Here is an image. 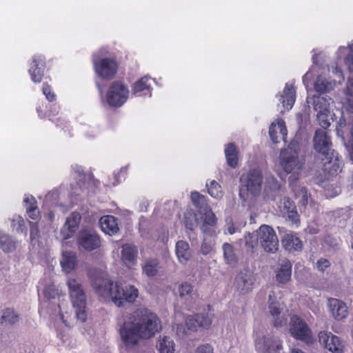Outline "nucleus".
I'll use <instances>...</instances> for the list:
<instances>
[{"label":"nucleus","mask_w":353,"mask_h":353,"mask_svg":"<svg viewBox=\"0 0 353 353\" xmlns=\"http://www.w3.org/2000/svg\"><path fill=\"white\" fill-rule=\"evenodd\" d=\"M162 330L160 319L153 312L140 309L130 314L119 330L123 343L128 347L139 344L141 340L150 339Z\"/></svg>","instance_id":"obj_1"},{"label":"nucleus","mask_w":353,"mask_h":353,"mask_svg":"<svg viewBox=\"0 0 353 353\" xmlns=\"http://www.w3.org/2000/svg\"><path fill=\"white\" fill-rule=\"evenodd\" d=\"M95 292L105 301H111L117 307L125 303H133L139 296V290L134 285L121 281H114L103 276L92 281Z\"/></svg>","instance_id":"obj_2"},{"label":"nucleus","mask_w":353,"mask_h":353,"mask_svg":"<svg viewBox=\"0 0 353 353\" xmlns=\"http://www.w3.org/2000/svg\"><path fill=\"white\" fill-rule=\"evenodd\" d=\"M304 164L305 159L299 144L296 141H292L281 150L276 170L281 179H288L292 182L299 178Z\"/></svg>","instance_id":"obj_3"},{"label":"nucleus","mask_w":353,"mask_h":353,"mask_svg":"<svg viewBox=\"0 0 353 353\" xmlns=\"http://www.w3.org/2000/svg\"><path fill=\"white\" fill-rule=\"evenodd\" d=\"M313 146L314 150L323 155L324 169L330 175H336L341 171L343 161L339 154L332 149L330 138L325 130H316Z\"/></svg>","instance_id":"obj_4"},{"label":"nucleus","mask_w":353,"mask_h":353,"mask_svg":"<svg viewBox=\"0 0 353 353\" xmlns=\"http://www.w3.org/2000/svg\"><path fill=\"white\" fill-rule=\"evenodd\" d=\"M66 285L77 319L81 322H85L87 319L86 298L80 279L70 276L67 279Z\"/></svg>","instance_id":"obj_5"},{"label":"nucleus","mask_w":353,"mask_h":353,"mask_svg":"<svg viewBox=\"0 0 353 353\" xmlns=\"http://www.w3.org/2000/svg\"><path fill=\"white\" fill-rule=\"evenodd\" d=\"M254 345L261 353H281L282 341L272 332L258 329L254 332Z\"/></svg>","instance_id":"obj_6"},{"label":"nucleus","mask_w":353,"mask_h":353,"mask_svg":"<svg viewBox=\"0 0 353 353\" xmlns=\"http://www.w3.org/2000/svg\"><path fill=\"white\" fill-rule=\"evenodd\" d=\"M243 185L239 192L240 197L244 202L252 203L254 198L259 194L262 187L261 171L254 169L242 179Z\"/></svg>","instance_id":"obj_7"},{"label":"nucleus","mask_w":353,"mask_h":353,"mask_svg":"<svg viewBox=\"0 0 353 353\" xmlns=\"http://www.w3.org/2000/svg\"><path fill=\"white\" fill-rule=\"evenodd\" d=\"M288 330L290 335L296 340L307 344L314 341L312 330L303 319L296 315L290 318Z\"/></svg>","instance_id":"obj_8"},{"label":"nucleus","mask_w":353,"mask_h":353,"mask_svg":"<svg viewBox=\"0 0 353 353\" xmlns=\"http://www.w3.org/2000/svg\"><path fill=\"white\" fill-rule=\"evenodd\" d=\"M259 245L267 252L274 253L279 249V239L274 230L268 225H262L258 229Z\"/></svg>","instance_id":"obj_9"},{"label":"nucleus","mask_w":353,"mask_h":353,"mask_svg":"<svg viewBox=\"0 0 353 353\" xmlns=\"http://www.w3.org/2000/svg\"><path fill=\"white\" fill-rule=\"evenodd\" d=\"M129 93L125 85L121 82H114L108 90L106 101L111 106L120 107L128 100Z\"/></svg>","instance_id":"obj_10"},{"label":"nucleus","mask_w":353,"mask_h":353,"mask_svg":"<svg viewBox=\"0 0 353 353\" xmlns=\"http://www.w3.org/2000/svg\"><path fill=\"white\" fill-rule=\"evenodd\" d=\"M77 243L80 249L90 252L101 246V239L92 229H83L77 236Z\"/></svg>","instance_id":"obj_11"},{"label":"nucleus","mask_w":353,"mask_h":353,"mask_svg":"<svg viewBox=\"0 0 353 353\" xmlns=\"http://www.w3.org/2000/svg\"><path fill=\"white\" fill-rule=\"evenodd\" d=\"M321 345L332 353H343L345 350V342L331 332L321 331L318 335Z\"/></svg>","instance_id":"obj_12"},{"label":"nucleus","mask_w":353,"mask_h":353,"mask_svg":"<svg viewBox=\"0 0 353 353\" xmlns=\"http://www.w3.org/2000/svg\"><path fill=\"white\" fill-rule=\"evenodd\" d=\"M94 68L98 77L104 79H110L116 74L118 64L114 59L102 58L94 61Z\"/></svg>","instance_id":"obj_13"},{"label":"nucleus","mask_w":353,"mask_h":353,"mask_svg":"<svg viewBox=\"0 0 353 353\" xmlns=\"http://www.w3.org/2000/svg\"><path fill=\"white\" fill-rule=\"evenodd\" d=\"M327 310L330 316L336 321H343L349 315L347 304L341 299L330 298L327 302Z\"/></svg>","instance_id":"obj_14"},{"label":"nucleus","mask_w":353,"mask_h":353,"mask_svg":"<svg viewBox=\"0 0 353 353\" xmlns=\"http://www.w3.org/2000/svg\"><path fill=\"white\" fill-rule=\"evenodd\" d=\"M212 323V317L205 314L189 316L185 319L187 329L192 332L201 330H208Z\"/></svg>","instance_id":"obj_15"},{"label":"nucleus","mask_w":353,"mask_h":353,"mask_svg":"<svg viewBox=\"0 0 353 353\" xmlns=\"http://www.w3.org/2000/svg\"><path fill=\"white\" fill-rule=\"evenodd\" d=\"M81 220L80 213L77 212H72L67 216L65 221L61 228L59 237L62 240H66L73 236L79 228Z\"/></svg>","instance_id":"obj_16"},{"label":"nucleus","mask_w":353,"mask_h":353,"mask_svg":"<svg viewBox=\"0 0 353 353\" xmlns=\"http://www.w3.org/2000/svg\"><path fill=\"white\" fill-rule=\"evenodd\" d=\"M269 312L272 316L275 327H281L286 324L287 319L285 314H281V303L276 299V294L270 292L268 296Z\"/></svg>","instance_id":"obj_17"},{"label":"nucleus","mask_w":353,"mask_h":353,"mask_svg":"<svg viewBox=\"0 0 353 353\" xmlns=\"http://www.w3.org/2000/svg\"><path fill=\"white\" fill-rule=\"evenodd\" d=\"M254 278L250 271L241 272L235 278L234 287L241 294H246L253 290Z\"/></svg>","instance_id":"obj_18"},{"label":"nucleus","mask_w":353,"mask_h":353,"mask_svg":"<svg viewBox=\"0 0 353 353\" xmlns=\"http://www.w3.org/2000/svg\"><path fill=\"white\" fill-rule=\"evenodd\" d=\"M138 250L132 244L126 243L121 246V259L129 269H133L137 261Z\"/></svg>","instance_id":"obj_19"},{"label":"nucleus","mask_w":353,"mask_h":353,"mask_svg":"<svg viewBox=\"0 0 353 353\" xmlns=\"http://www.w3.org/2000/svg\"><path fill=\"white\" fill-rule=\"evenodd\" d=\"M276 97L285 110H290L296 100L295 90L292 83H286L282 92Z\"/></svg>","instance_id":"obj_20"},{"label":"nucleus","mask_w":353,"mask_h":353,"mask_svg":"<svg viewBox=\"0 0 353 353\" xmlns=\"http://www.w3.org/2000/svg\"><path fill=\"white\" fill-rule=\"evenodd\" d=\"M280 212L282 215L289 219L292 223L299 221V215L294 203L288 198H283L279 204Z\"/></svg>","instance_id":"obj_21"},{"label":"nucleus","mask_w":353,"mask_h":353,"mask_svg":"<svg viewBox=\"0 0 353 353\" xmlns=\"http://www.w3.org/2000/svg\"><path fill=\"white\" fill-rule=\"evenodd\" d=\"M270 137L274 143H278L280 141H285L287 136V128L285 122L281 119H277L270 126Z\"/></svg>","instance_id":"obj_22"},{"label":"nucleus","mask_w":353,"mask_h":353,"mask_svg":"<svg viewBox=\"0 0 353 353\" xmlns=\"http://www.w3.org/2000/svg\"><path fill=\"white\" fill-rule=\"evenodd\" d=\"M43 59L41 55L33 57L29 69L31 79L34 83H39L43 76Z\"/></svg>","instance_id":"obj_23"},{"label":"nucleus","mask_w":353,"mask_h":353,"mask_svg":"<svg viewBox=\"0 0 353 353\" xmlns=\"http://www.w3.org/2000/svg\"><path fill=\"white\" fill-rule=\"evenodd\" d=\"M61 270L65 274H70L75 270L78 265V259L76 253L73 252H63L60 260Z\"/></svg>","instance_id":"obj_24"},{"label":"nucleus","mask_w":353,"mask_h":353,"mask_svg":"<svg viewBox=\"0 0 353 353\" xmlns=\"http://www.w3.org/2000/svg\"><path fill=\"white\" fill-rule=\"evenodd\" d=\"M99 224L102 232L110 236L115 235L119 232L118 221L112 215L102 216L99 220Z\"/></svg>","instance_id":"obj_25"},{"label":"nucleus","mask_w":353,"mask_h":353,"mask_svg":"<svg viewBox=\"0 0 353 353\" xmlns=\"http://www.w3.org/2000/svg\"><path fill=\"white\" fill-rule=\"evenodd\" d=\"M307 103H312L314 110L317 112H328L331 110V105L333 101L330 97L323 96H314L307 97Z\"/></svg>","instance_id":"obj_26"},{"label":"nucleus","mask_w":353,"mask_h":353,"mask_svg":"<svg viewBox=\"0 0 353 353\" xmlns=\"http://www.w3.org/2000/svg\"><path fill=\"white\" fill-rule=\"evenodd\" d=\"M283 248L289 252L301 251L303 243L294 232L286 233L281 239Z\"/></svg>","instance_id":"obj_27"},{"label":"nucleus","mask_w":353,"mask_h":353,"mask_svg":"<svg viewBox=\"0 0 353 353\" xmlns=\"http://www.w3.org/2000/svg\"><path fill=\"white\" fill-rule=\"evenodd\" d=\"M292 265L288 260L283 261L276 272V280L280 284L287 283L291 279Z\"/></svg>","instance_id":"obj_28"},{"label":"nucleus","mask_w":353,"mask_h":353,"mask_svg":"<svg viewBox=\"0 0 353 353\" xmlns=\"http://www.w3.org/2000/svg\"><path fill=\"white\" fill-rule=\"evenodd\" d=\"M217 223V218L216 214L210 208L204 209V212L201 215V230L206 233L208 227H214Z\"/></svg>","instance_id":"obj_29"},{"label":"nucleus","mask_w":353,"mask_h":353,"mask_svg":"<svg viewBox=\"0 0 353 353\" xmlns=\"http://www.w3.org/2000/svg\"><path fill=\"white\" fill-rule=\"evenodd\" d=\"M175 253L181 263H186L191 258L189 244L184 241H179L176 242Z\"/></svg>","instance_id":"obj_30"},{"label":"nucleus","mask_w":353,"mask_h":353,"mask_svg":"<svg viewBox=\"0 0 353 353\" xmlns=\"http://www.w3.org/2000/svg\"><path fill=\"white\" fill-rule=\"evenodd\" d=\"M336 86L335 81L327 79L324 74H320L314 83V89L320 93H325L331 91Z\"/></svg>","instance_id":"obj_31"},{"label":"nucleus","mask_w":353,"mask_h":353,"mask_svg":"<svg viewBox=\"0 0 353 353\" xmlns=\"http://www.w3.org/2000/svg\"><path fill=\"white\" fill-rule=\"evenodd\" d=\"M159 353H174L175 343L170 336H160L157 343Z\"/></svg>","instance_id":"obj_32"},{"label":"nucleus","mask_w":353,"mask_h":353,"mask_svg":"<svg viewBox=\"0 0 353 353\" xmlns=\"http://www.w3.org/2000/svg\"><path fill=\"white\" fill-rule=\"evenodd\" d=\"M150 79L148 77H143L139 81L135 82L132 85V94L136 96H141V93L144 92V94H149L151 96L150 91Z\"/></svg>","instance_id":"obj_33"},{"label":"nucleus","mask_w":353,"mask_h":353,"mask_svg":"<svg viewBox=\"0 0 353 353\" xmlns=\"http://www.w3.org/2000/svg\"><path fill=\"white\" fill-rule=\"evenodd\" d=\"M321 186L324 189V194L327 198L334 197L341 192V189L334 179L323 181Z\"/></svg>","instance_id":"obj_34"},{"label":"nucleus","mask_w":353,"mask_h":353,"mask_svg":"<svg viewBox=\"0 0 353 353\" xmlns=\"http://www.w3.org/2000/svg\"><path fill=\"white\" fill-rule=\"evenodd\" d=\"M225 262L230 265L235 266L238 262V257L232 245L225 243L222 247Z\"/></svg>","instance_id":"obj_35"},{"label":"nucleus","mask_w":353,"mask_h":353,"mask_svg":"<svg viewBox=\"0 0 353 353\" xmlns=\"http://www.w3.org/2000/svg\"><path fill=\"white\" fill-rule=\"evenodd\" d=\"M0 248L6 253L13 252L16 249V241L2 231H0Z\"/></svg>","instance_id":"obj_36"},{"label":"nucleus","mask_w":353,"mask_h":353,"mask_svg":"<svg viewBox=\"0 0 353 353\" xmlns=\"http://www.w3.org/2000/svg\"><path fill=\"white\" fill-rule=\"evenodd\" d=\"M225 154L227 163L232 168L236 167L238 164V152L236 146L233 143H229L225 146Z\"/></svg>","instance_id":"obj_37"},{"label":"nucleus","mask_w":353,"mask_h":353,"mask_svg":"<svg viewBox=\"0 0 353 353\" xmlns=\"http://www.w3.org/2000/svg\"><path fill=\"white\" fill-rule=\"evenodd\" d=\"M159 269V263L157 259H148L143 265V273L148 277H153L158 273Z\"/></svg>","instance_id":"obj_38"},{"label":"nucleus","mask_w":353,"mask_h":353,"mask_svg":"<svg viewBox=\"0 0 353 353\" xmlns=\"http://www.w3.org/2000/svg\"><path fill=\"white\" fill-rule=\"evenodd\" d=\"M19 321V316L12 308H6L2 311L1 323L6 325H12Z\"/></svg>","instance_id":"obj_39"},{"label":"nucleus","mask_w":353,"mask_h":353,"mask_svg":"<svg viewBox=\"0 0 353 353\" xmlns=\"http://www.w3.org/2000/svg\"><path fill=\"white\" fill-rule=\"evenodd\" d=\"M208 194L216 199H221L223 196V191L221 185L214 180L206 183Z\"/></svg>","instance_id":"obj_40"},{"label":"nucleus","mask_w":353,"mask_h":353,"mask_svg":"<svg viewBox=\"0 0 353 353\" xmlns=\"http://www.w3.org/2000/svg\"><path fill=\"white\" fill-rule=\"evenodd\" d=\"M193 292L192 285L188 283H183L178 288V294L179 297L183 299L190 297Z\"/></svg>","instance_id":"obj_41"},{"label":"nucleus","mask_w":353,"mask_h":353,"mask_svg":"<svg viewBox=\"0 0 353 353\" xmlns=\"http://www.w3.org/2000/svg\"><path fill=\"white\" fill-rule=\"evenodd\" d=\"M332 118L331 110L328 112L316 113V119L318 120L319 124L324 128L323 130L330 125V120Z\"/></svg>","instance_id":"obj_42"},{"label":"nucleus","mask_w":353,"mask_h":353,"mask_svg":"<svg viewBox=\"0 0 353 353\" xmlns=\"http://www.w3.org/2000/svg\"><path fill=\"white\" fill-rule=\"evenodd\" d=\"M184 224L189 230H194V228L199 224L198 219L196 216L191 211L188 212L185 215Z\"/></svg>","instance_id":"obj_43"},{"label":"nucleus","mask_w":353,"mask_h":353,"mask_svg":"<svg viewBox=\"0 0 353 353\" xmlns=\"http://www.w3.org/2000/svg\"><path fill=\"white\" fill-rule=\"evenodd\" d=\"M215 240L214 239L205 238L201 246V252L203 255L210 254L213 250Z\"/></svg>","instance_id":"obj_44"},{"label":"nucleus","mask_w":353,"mask_h":353,"mask_svg":"<svg viewBox=\"0 0 353 353\" xmlns=\"http://www.w3.org/2000/svg\"><path fill=\"white\" fill-rule=\"evenodd\" d=\"M191 200L196 207L200 208L206 205L205 196L198 192H193L191 193Z\"/></svg>","instance_id":"obj_45"},{"label":"nucleus","mask_w":353,"mask_h":353,"mask_svg":"<svg viewBox=\"0 0 353 353\" xmlns=\"http://www.w3.org/2000/svg\"><path fill=\"white\" fill-rule=\"evenodd\" d=\"M245 241L246 245L250 248H254L257 244H259V239L258 237V230L252 233H248L245 236Z\"/></svg>","instance_id":"obj_46"},{"label":"nucleus","mask_w":353,"mask_h":353,"mask_svg":"<svg viewBox=\"0 0 353 353\" xmlns=\"http://www.w3.org/2000/svg\"><path fill=\"white\" fill-rule=\"evenodd\" d=\"M12 226L17 232H23L25 230V221L19 215H14L12 219Z\"/></svg>","instance_id":"obj_47"},{"label":"nucleus","mask_w":353,"mask_h":353,"mask_svg":"<svg viewBox=\"0 0 353 353\" xmlns=\"http://www.w3.org/2000/svg\"><path fill=\"white\" fill-rule=\"evenodd\" d=\"M349 53L345 59V64L348 70L353 73V40L348 45Z\"/></svg>","instance_id":"obj_48"},{"label":"nucleus","mask_w":353,"mask_h":353,"mask_svg":"<svg viewBox=\"0 0 353 353\" xmlns=\"http://www.w3.org/2000/svg\"><path fill=\"white\" fill-rule=\"evenodd\" d=\"M39 223H31L30 225V240L33 245H35L39 242L38 239L39 236Z\"/></svg>","instance_id":"obj_49"},{"label":"nucleus","mask_w":353,"mask_h":353,"mask_svg":"<svg viewBox=\"0 0 353 353\" xmlns=\"http://www.w3.org/2000/svg\"><path fill=\"white\" fill-rule=\"evenodd\" d=\"M54 219V214L52 211L48 210L46 212H43V214L41 216L40 221L39 222L40 223V225H42V223H45L46 224H51Z\"/></svg>","instance_id":"obj_50"},{"label":"nucleus","mask_w":353,"mask_h":353,"mask_svg":"<svg viewBox=\"0 0 353 353\" xmlns=\"http://www.w3.org/2000/svg\"><path fill=\"white\" fill-rule=\"evenodd\" d=\"M174 330L175 331L177 336L183 338L184 336L189 334L190 331L187 329L186 325L176 324L174 326Z\"/></svg>","instance_id":"obj_51"},{"label":"nucleus","mask_w":353,"mask_h":353,"mask_svg":"<svg viewBox=\"0 0 353 353\" xmlns=\"http://www.w3.org/2000/svg\"><path fill=\"white\" fill-rule=\"evenodd\" d=\"M331 72L334 76V79L332 81H335L336 85L337 83H341L344 81L343 74L338 67L332 68Z\"/></svg>","instance_id":"obj_52"},{"label":"nucleus","mask_w":353,"mask_h":353,"mask_svg":"<svg viewBox=\"0 0 353 353\" xmlns=\"http://www.w3.org/2000/svg\"><path fill=\"white\" fill-rule=\"evenodd\" d=\"M295 194L303 205H306L308 203L307 192L305 188H301Z\"/></svg>","instance_id":"obj_53"},{"label":"nucleus","mask_w":353,"mask_h":353,"mask_svg":"<svg viewBox=\"0 0 353 353\" xmlns=\"http://www.w3.org/2000/svg\"><path fill=\"white\" fill-rule=\"evenodd\" d=\"M316 70L317 66L312 65L309 71L303 76V81L306 86L308 85L310 81L312 79L314 74L316 72Z\"/></svg>","instance_id":"obj_54"},{"label":"nucleus","mask_w":353,"mask_h":353,"mask_svg":"<svg viewBox=\"0 0 353 353\" xmlns=\"http://www.w3.org/2000/svg\"><path fill=\"white\" fill-rule=\"evenodd\" d=\"M45 296L48 299H54L58 294L57 290L54 285H50L44 289Z\"/></svg>","instance_id":"obj_55"},{"label":"nucleus","mask_w":353,"mask_h":353,"mask_svg":"<svg viewBox=\"0 0 353 353\" xmlns=\"http://www.w3.org/2000/svg\"><path fill=\"white\" fill-rule=\"evenodd\" d=\"M43 93L46 99L50 101H53L56 99L55 94L52 91L50 85L45 84L43 87Z\"/></svg>","instance_id":"obj_56"},{"label":"nucleus","mask_w":353,"mask_h":353,"mask_svg":"<svg viewBox=\"0 0 353 353\" xmlns=\"http://www.w3.org/2000/svg\"><path fill=\"white\" fill-rule=\"evenodd\" d=\"M194 353H214V349L210 344H203L196 347Z\"/></svg>","instance_id":"obj_57"},{"label":"nucleus","mask_w":353,"mask_h":353,"mask_svg":"<svg viewBox=\"0 0 353 353\" xmlns=\"http://www.w3.org/2000/svg\"><path fill=\"white\" fill-rule=\"evenodd\" d=\"M26 210L29 217L32 220H36L38 218L39 212L34 205L27 206Z\"/></svg>","instance_id":"obj_58"},{"label":"nucleus","mask_w":353,"mask_h":353,"mask_svg":"<svg viewBox=\"0 0 353 353\" xmlns=\"http://www.w3.org/2000/svg\"><path fill=\"white\" fill-rule=\"evenodd\" d=\"M330 265V261L325 259H321L316 262L317 269L321 272H324Z\"/></svg>","instance_id":"obj_59"},{"label":"nucleus","mask_w":353,"mask_h":353,"mask_svg":"<svg viewBox=\"0 0 353 353\" xmlns=\"http://www.w3.org/2000/svg\"><path fill=\"white\" fill-rule=\"evenodd\" d=\"M345 94L347 96L353 97V79L349 78L345 88Z\"/></svg>","instance_id":"obj_60"},{"label":"nucleus","mask_w":353,"mask_h":353,"mask_svg":"<svg viewBox=\"0 0 353 353\" xmlns=\"http://www.w3.org/2000/svg\"><path fill=\"white\" fill-rule=\"evenodd\" d=\"M23 202L26 204V208L27 206H33L36 203L34 198L30 195L25 196L23 199Z\"/></svg>","instance_id":"obj_61"},{"label":"nucleus","mask_w":353,"mask_h":353,"mask_svg":"<svg viewBox=\"0 0 353 353\" xmlns=\"http://www.w3.org/2000/svg\"><path fill=\"white\" fill-rule=\"evenodd\" d=\"M324 241L327 245L331 247L335 246L338 243L337 240L330 236L325 237Z\"/></svg>","instance_id":"obj_62"},{"label":"nucleus","mask_w":353,"mask_h":353,"mask_svg":"<svg viewBox=\"0 0 353 353\" xmlns=\"http://www.w3.org/2000/svg\"><path fill=\"white\" fill-rule=\"evenodd\" d=\"M84 133L87 137L93 138L97 135V131L94 128H89L88 130H85Z\"/></svg>","instance_id":"obj_63"},{"label":"nucleus","mask_w":353,"mask_h":353,"mask_svg":"<svg viewBox=\"0 0 353 353\" xmlns=\"http://www.w3.org/2000/svg\"><path fill=\"white\" fill-rule=\"evenodd\" d=\"M347 51V48L346 47H344V46L339 47L336 52L337 59H341L344 55L346 54Z\"/></svg>","instance_id":"obj_64"}]
</instances>
